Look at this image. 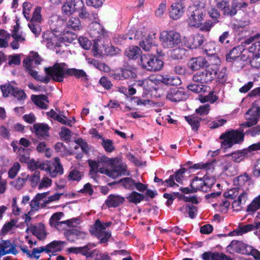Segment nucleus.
<instances>
[{
  "mask_svg": "<svg viewBox=\"0 0 260 260\" xmlns=\"http://www.w3.org/2000/svg\"><path fill=\"white\" fill-rule=\"evenodd\" d=\"M249 52L253 54V56L260 55V41L253 43L251 46L248 48Z\"/></svg>",
  "mask_w": 260,
  "mask_h": 260,
  "instance_id": "59",
  "label": "nucleus"
},
{
  "mask_svg": "<svg viewBox=\"0 0 260 260\" xmlns=\"http://www.w3.org/2000/svg\"><path fill=\"white\" fill-rule=\"evenodd\" d=\"M226 69L225 68L222 67L221 69H220L218 67V71H217V74L216 75V78L218 80V81L220 83H224L226 80Z\"/></svg>",
  "mask_w": 260,
  "mask_h": 260,
  "instance_id": "58",
  "label": "nucleus"
},
{
  "mask_svg": "<svg viewBox=\"0 0 260 260\" xmlns=\"http://www.w3.org/2000/svg\"><path fill=\"white\" fill-rule=\"evenodd\" d=\"M254 226H253L252 224H247L246 225H244L241 228H240L238 229H236L234 230V231L231 232L229 234V235L230 236H241L243 234L246 233L248 232L253 231L254 230Z\"/></svg>",
  "mask_w": 260,
  "mask_h": 260,
  "instance_id": "37",
  "label": "nucleus"
},
{
  "mask_svg": "<svg viewBox=\"0 0 260 260\" xmlns=\"http://www.w3.org/2000/svg\"><path fill=\"white\" fill-rule=\"evenodd\" d=\"M102 145L105 150L107 152H112L115 149L113 141L110 139H104L102 138Z\"/></svg>",
  "mask_w": 260,
  "mask_h": 260,
  "instance_id": "49",
  "label": "nucleus"
},
{
  "mask_svg": "<svg viewBox=\"0 0 260 260\" xmlns=\"http://www.w3.org/2000/svg\"><path fill=\"white\" fill-rule=\"evenodd\" d=\"M218 71V66L213 64L202 72L197 73L193 76V80L201 83L211 82L216 77Z\"/></svg>",
  "mask_w": 260,
  "mask_h": 260,
  "instance_id": "9",
  "label": "nucleus"
},
{
  "mask_svg": "<svg viewBox=\"0 0 260 260\" xmlns=\"http://www.w3.org/2000/svg\"><path fill=\"white\" fill-rule=\"evenodd\" d=\"M139 64L147 71H157L161 69L164 63L154 55L144 54L141 56Z\"/></svg>",
  "mask_w": 260,
  "mask_h": 260,
  "instance_id": "7",
  "label": "nucleus"
},
{
  "mask_svg": "<svg viewBox=\"0 0 260 260\" xmlns=\"http://www.w3.org/2000/svg\"><path fill=\"white\" fill-rule=\"evenodd\" d=\"M156 30L152 28L142 27L137 30L134 35L135 39H142L140 42V46L145 51H150L152 46L155 45Z\"/></svg>",
  "mask_w": 260,
  "mask_h": 260,
  "instance_id": "2",
  "label": "nucleus"
},
{
  "mask_svg": "<svg viewBox=\"0 0 260 260\" xmlns=\"http://www.w3.org/2000/svg\"><path fill=\"white\" fill-rule=\"evenodd\" d=\"M12 146L13 148L14 151L17 153H19V160L21 162H27L28 164V162H29L28 156L27 155L20 154L21 152L22 151H23L24 149H22L20 147H17V146H16L14 144V143L13 142L12 143Z\"/></svg>",
  "mask_w": 260,
  "mask_h": 260,
  "instance_id": "51",
  "label": "nucleus"
},
{
  "mask_svg": "<svg viewBox=\"0 0 260 260\" xmlns=\"http://www.w3.org/2000/svg\"><path fill=\"white\" fill-rule=\"evenodd\" d=\"M12 95L19 101L24 100L26 98V94L23 90L14 87Z\"/></svg>",
  "mask_w": 260,
  "mask_h": 260,
  "instance_id": "61",
  "label": "nucleus"
},
{
  "mask_svg": "<svg viewBox=\"0 0 260 260\" xmlns=\"http://www.w3.org/2000/svg\"><path fill=\"white\" fill-rule=\"evenodd\" d=\"M185 118L188 122V124L190 125L192 129L197 130L201 120V118L194 115H190L188 116H185Z\"/></svg>",
  "mask_w": 260,
  "mask_h": 260,
  "instance_id": "38",
  "label": "nucleus"
},
{
  "mask_svg": "<svg viewBox=\"0 0 260 260\" xmlns=\"http://www.w3.org/2000/svg\"><path fill=\"white\" fill-rule=\"evenodd\" d=\"M10 36L9 34L4 30L0 31V47H6L8 46L7 41Z\"/></svg>",
  "mask_w": 260,
  "mask_h": 260,
  "instance_id": "60",
  "label": "nucleus"
},
{
  "mask_svg": "<svg viewBox=\"0 0 260 260\" xmlns=\"http://www.w3.org/2000/svg\"><path fill=\"white\" fill-rule=\"evenodd\" d=\"M252 109H249L245 114L246 121L241 124L244 127H249L255 125L258 121V116L252 111Z\"/></svg>",
  "mask_w": 260,
  "mask_h": 260,
  "instance_id": "23",
  "label": "nucleus"
},
{
  "mask_svg": "<svg viewBox=\"0 0 260 260\" xmlns=\"http://www.w3.org/2000/svg\"><path fill=\"white\" fill-rule=\"evenodd\" d=\"M111 224V222L104 223L99 220H96L90 232L100 240L101 243H106L111 235V233L106 229Z\"/></svg>",
  "mask_w": 260,
  "mask_h": 260,
  "instance_id": "10",
  "label": "nucleus"
},
{
  "mask_svg": "<svg viewBox=\"0 0 260 260\" xmlns=\"http://www.w3.org/2000/svg\"><path fill=\"white\" fill-rule=\"evenodd\" d=\"M248 193L247 191H242L239 193L237 199L232 203V208L234 211H239L242 210L248 199Z\"/></svg>",
  "mask_w": 260,
  "mask_h": 260,
  "instance_id": "20",
  "label": "nucleus"
},
{
  "mask_svg": "<svg viewBox=\"0 0 260 260\" xmlns=\"http://www.w3.org/2000/svg\"><path fill=\"white\" fill-rule=\"evenodd\" d=\"M81 219L79 217L67 220L64 221L63 229L67 227H76L81 223Z\"/></svg>",
  "mask_w": 260,
  "mask_h": 260,
  "instance_id": "55",
  "label": "nucleus"
},
{
  "mask_svg": "<svg viewBox=\"0 0 260 260\" xmlns=\"http://www.w3.org/2000/svg\"><path fill=\"white\" fill-rule=\"evenodd\" d=\"M89 256L94 257L95 260H111L110 256L107 253L101 252L98 249L91 251Z\"/></svg>",
  "mask_w": 260,
  "mask_h": 260,
  "instance_id": "36",
  "label": "nucleus"
},
{
  "mask_svg": "<svg viewBox=\"0 0 260 260\" xmlns=\"http://www.w3.org/2000/svg\"><path fill=\"white\" fill-rule=\"evenodd\" d=\"M42 59L37 52H32L25 58L23 61V66L26 72L35 79L43 81L38 73L35 69L41 63Z\"/></svg>",
  "mask_w": 260,
  "mask_h": 260,
  "instance_id": "5",
  "label": "nucleus"
},
{
  "mask_svg": "<svg viewBox=\"0 0 260 260\" xmlns=\"http://www.w3.org/2000/svg\"><path fill=\"white\" fill-rule=\"evenodd\" d=\"M63 215L62 212H57L53 214L50 219V224L52 226H55L58 230L63 229L64 221H59L61 217Z\"/></svg>",
  "mask_w": 260,
  "mask_h": 260,
  "instance_id": "27",
  "label": "nucleus"
},
{
  "mask_svg": "<svg viewBox=\"0 0 260 260\" xmlns=\"http://www.w3.org/2000/svg\"><path fill=\"white\" fill-rule=\"evenodd\" d=\"M185 6L183 3L175 2L172 4L170 17L174 20L179 19L183 14Z\"/></svg>",
  "mask_w": 260,
  "mask_h": 260,
  "instance_id": "19",
  "label": "nucleus"
},
{
  "mask_svg": "<svg viewBox=\"0 0 260 260\" xmlns=\"http://www.w3.org/2000/svg\"><path fill=\"white\" fill-rule=\"evenodd\" d=\"M144 199V196L143 194L133 191L130 193L127 194L126 199L131 203L138 204L140 203Z\"/></svg>",
  "mask_w": 260,
  "mask_h": 260,
  "instance_id": "34",
  "label": "nucleus"
},
{
  "mask_svg": "<svg viewBox=\"0 0 260 260\" xmlns=\"http://www.w3.org/2000/svg\"><path fill=\"white\" fill-rule=\"evenodd\" d=\"M40 172L39 171H35L30 177L29 176V181L32 187L37 186L40 181Z\"/></svg>",
  "mask_w": 260,
  "mask_h": 260,
  "instance_id": "52",
  "label": "nucleus"
},
{
  "mask_svg": "<svg viewBox=\"0 0 260 260\" xmlns=\"http://www.w3.org/2000/svg\"><path fill=\"white\" fill-rule=\"evenodd\" d=\"M11 249V244L10 241H0V256L10 253Z\"/></svg>",
  "mask_w": 260,
  "mask_h": 260,
  "instance_id": "41",
  "label": "nucleus"
},
{
  "mask_svg": "<svg viewBox=\"0 0 260 260\" xmlns=\"http://www.w3.org/2000/svg\"><path fill=\"white\" fill-rule=\"evenodd\" d=\"M260 150V142L259 143L253 144L249 146L247 149H243L237 150L232 153L228 154L225 155V157H231L232 159L236 162H240L244 160L247 157L249 151Z\"/></svg>",
  "mask_w": 260,
  "mask_h": 260,
  "instance_id": "14",
  "label": "nucleus"
},
{
  "mask_svg": "<svg viewBox=\"0 0 260 260\" xmlns=\"http://www.w3.org/2000/svg\"><path fill=\"white\" fill-rule=\"evenodd\" d=\"M29 175L26 174H21L16 180L10 182V185L17 190H20L24 186L26 181L28 179Z\"/></svg>",
  "mask_w": 260,
  "mask_h": 260,
  "instance_id": "29",
  "label": "nucleus"
},
{
  "mask_svg": "<svg viewBox=\"0 0 260 260\" xmlns=\"http://www.w3.org/2000/svg\"><path fill=\"white\" fill-rule=\"evenodd\" d=\"M67 26L75 30H80L82 28V25L80 19L77 17L71 18L67 22Z\"/></svg>",
  "mask_w": 260,
  "mask_h": 260,
  "instance_id": "39",
  "label": "nucleus"
},
{
  "mask_svg": "<svg viewBox=\"0 0 260 260\" xmlns=\"http://www.w3.org/2000/svg\"><path fill=\"white\" fill-rule=\"evenodd\" d=\"M68 75L74 76L78 78L86 79V74L82 70H78L74 68L69 69Z\"/></svg>",
  "mask_w": 260,
  "mask_h": 260,
  "instance_id": "45",
  "label": "nucleus"
},
{
  "mask_svg": "<svg viewBox=\"0 0 260 260\" xmlns=\"http://www.w3.org/2000/svg\"><path fill=\"white\" fill-rule=\"evenodd\" d=\"M82 177V174L76 170L71 171L68 175V178L71 180L79 181Z\"/></svg>",
  "mask_w": 260,
  "mask_h": 260,
  "instance_id": "64",
  "label": "nucleus"
},
{
  "mask_svg": "<svg viewBox=\"0 0 260 260\" xmlns=\"http://www.w3.org/2000/svg\"><path fill=\"white\" fill-rule=\"evenodd\" d=\"M215 182V179L212 176L205 175L203 178L196 177L190 184L191 191L196 192L201 190L207 192Z\"/></svg>",
  "mask_w": 260,
  "mask_h": 260,
  "instance_id": "11",
  "label": "nucleus"
},
{
  "mask_svg": "<svg viewBox=\"0 0 260 260\" xmlns=\"http://www.w3.org/2000/svg\"><path fill=\"white\" fill-rule=\"evenodd\" d=\"M223 170L225 173L230 176H233L237 174V166L232 162L225 161L222 164Z\"/></svg>",
  "mask_w": 260,
  "mask_h": 260,
  "instance_id": "35",
  "label": "nucleus"
},
{
  "mask_svg": "<svg viewBox=\"0 0 260 260\" xmlns=\"http://www.w3.org/2000/svg\"><path fill=\"white\" fill-rule=\"evenodd\" d=\"M205 88H207L206 86L203 84H191L187 86L188 90L197 93L202 92L205 90Z\"/></svg>",
  "mask_w": 260,
  "mask_h": 260,
  "instance_id": "57",
  "label": "nucleus"
},
{
  "mask_svg": "<svg viewBox=\"0 0 260 260\" xmlns=\"http://www.w3.org/2000/svg\"><path fill=\"white\" fill-rule=\"evenodd\" d=\"M158 80L165 84L173 86H177L181 83V81L179 77L169 75L161 76Z\"/></svg>",
  "mask_w": 260,
  "mask_h": 260,
  "instance_id": "32",
  "label": "nucleus"
},
{
  "mask_svg": "<svg viewBox=\"0 0 260 260\" xmlns=\"http://www.w3.org/2000/svg\"><path fill=\"white\" fill-rule=\"evenodd\" d=\"M42 21V17L41 15V8L37 7L32 15V17L30 19L29 23L39 24Z\"/></svg>",
  "mask_w": 260,
  "mask_h": 260,
  "instance_id": "47",
  "label": "nucleus"
},
{
  "mask_svg": "<svg viewBox=\"0 0 260 260\" xmlns=\"http://www.w3.org/2000/svg\"><path fill=\"white\" fill-rule=\"evenodd\" d=\"M214 164V162L211 161L206 163L199 162L194 164L192 166V168L195 169H203L205 170H209L213 168Z\"/></svg>",
  "mask_w": 260,
  "mask_h": 260,
  "instance_id": "50",
  "label": "nucleus"
},
{
  "mask_svg": "<svg viewBox=\"0 0 260 260\" xmlns=\"http://www.w3.org/2000/svg\"><path fill=\"white\" fill-rule=\"evenodd\" d=\"M83 6V0H72L62 6V11L66 15H70Z\"/></svg>",
  "mask_w": 260,
  "mask_h": 260,
  "instance_id": "17",
  "label": "nucleus"
},
{
  "mask_svg": "<svg viewBox=\"0 0 260 260\" xmlns=\"http://www.w3.org/2000/svg\"><path fill=\"white\" fill-rule=\"evenodd\" d=\"M133 33L134 31H131L128 34L119 35L115 38V42L118 44H121L124 40H126L127 38L129 40H132L134 38V37H133L132 36V34Z\"/></svg>",
  "mask_w": 260,
  "mask_h": 260,
  "instance_id": "62",
  "label": "nucleus"
},
{
  "mask_svg": "<svg viewBox=\"0 0 260 260\" xmlns=\"http://www.w3.org/2000/svg\"><path fill=\"white\" fill-rule=\"evenodd\" d=\"M135 181L129 177H125L120 179L119 182L125 189H133L135 188Z\"/></svg>",
  "mask_w": 260,
  "mask_h": 260,
  "instance_id": "43",
  "label": "nucleus"
},
{
  "mask_svg": "<svg viewBox=\"0 0 260 260\" xmlns=\"http://www.w3.org/2000/svg\"><path fill=\"white\" fill-rule=\"evenodd\" d=\"M227 250L230 253L235 252L242 254L252 255L256 260H260V252L251 246L247 245L241 241L233 240L227 247Z\"/></svg>",
  "mask_w": 260,
  "mask_h": 260,
  "instance_id": "4",
  "label": "nucleus"
},
{
  "mask_svg": "<svg viewBox=\"0 0 260 260\" xmlns=\"http://www.w3.org/2000/svg\"><path fill=\"white\" fill-rule=\"evenodd\" d=\"M52 180L48 177L44 176L40 180L38 186L39 189L47 188L52 185Z\"/></svg>",
  "mask_w": 260,
  "mask_h": 260,
  "instance_id": "53",
  "label": "nucleus"
},
{
  "mask_svg": "<svg viewBox=\"0 0 260 260\" xmlns=\"http://www.w3.org/2000/svg\"><path fill=\"white\" fill-rule=\"evenodd\" d=\"M65 242L62 241H53L45 247V252H56L59 251L63 247Z\"/></svg>",
  "mask_w": 260,
  "mask_h": 260,
  "instance_id": "28",
  "label": "nucleus"
},
{
  "mask_svg": "<svg viewBox=\"0 0 260 260\" xmlns=\"http://www.w3.org/2000/svg\"><path fill=\"white\" fill-rule=\"evenodd\" d=\"M47 172L52 178L63 174V169L58 157H55L53 162H50Z\"/></svg>",
  "mask_w": 260,
  "mask_h": 260,
  "instance_id": "18",
  "label": "nucleus"
},
{
  "mask_svg": "<svg viewBox=\"0 0 260 260\" xmlns=\"http://www.w3.org/2000/svg\"><path fill=\"white\" fill-rule=\"evenodd\" d=\"M243 50L244 48L242 45L234 47L226 55V60L229 62H232L235 59L239 57Z\"/></svg>",
  "mask_w": 260,
  "mask_h": 260,
  "instance_id": "33",
  "label": "nucleus"
},
{
  "mask_svg": "<svg viewBox=\"0 0 260 260\" xmlns=\"http://www.w3.org/2000/svg\"><path fill=\"white\" fill-rule=\"evenodd\" d=\"M199 100L202 103L206 102L213 103L217 100V96L214 94L213 92H210L206 96L200 95Z\"/></svg>",
  "mask_w": 260,
  "mask_h": 260,
  "instance_id": "46",
  "label": "nucleus"
},
{
  "mask_svg": "<svg viewBox=\"0 0 260 260\" xmlns=\"http://www.w3.org/2000/svg\"><path fill=\"white\" fill-rule=\"evenodd\" d=\"M68 65L63 62L56 63L52 67L45 69L46 73L56 82H62L68 76Z\"/></svg>",
  "mask_w": 260,
  "mask_h": 260,
  "instance_id": "8",
  "label": "nucleus"
},
{
  "mask_svg": "<svg viewBox=\"0 0 260 260\" xmlns=\"http://www.w3.org/2000/svg\"><path fill=\"white\" fill-rule=\"evenodd\" d=\"M125 201V198L117 194H110L105 201V204L108 207L115 208L122 204Z\"/></svg>",
  "mask_w": 260,
  "mask_h": 260,
  "instance_id": "22",
  "label": "nucleus"
},
{
  "mask_svg": "<svg viewBox=\"0 0 260 260\" xmlns=\"http://www.w3.org/2000/svg\"><path fill=\"white\" fill-rule=\"evenodd\" d=\"M31 99L38 107L43 109H47L48 108L49 101L46 95L44 94L38 95H32Z\"/></svg>",
  "mask_w": 260,
  "mask_h": 260,
  "instance_id": "25",
  "label": "nucleus"
},
{
  "mask_svg": "<svg viewBox=\"0 0 260 260\" xmlns=\"http://www.w3.org/2000/svg\"><path fill=\"white\" fill-rule=\"evenodd\" d=\"M260 208V194L255 198L248 206L247 211L248 212H254Z\"/></svg>",
  "mask_w": 260,
  "mask_h": 260,
  "instance_id": "44",
  "label": "nucleus"
},
{
  "mask_svg": "<svg viewBox=\"0 0 260 260\" xmlns=\"http://www.w3.org/2000/svg\"><path fill=\"white\" fill-rule=\"evenodd\" d=\"M244 135L242 132L232 130L222 134L220 138L223 139L222 146L224 148H230L234 144L239 143L244 140Z\"/></svg>",
  "mask_w": 260,
  "mask_h": 260,
  "instance_id": "12",
  "label": "nucleus"
},
{
  "mask_svg": "<svg viewBox=\"0 0 260 260\" xmlns=\"http://www.w3.org/2000/svg\"><path fill=\"white\" fill-rule=\"evenodd\" d=\"M188 97L183 89L174 88L171 89L167 93V99L172 101L177 102L186 100Z\"/></svg>",
  "mask_w": 260,
  "mask_h": 260,
  "instance_id": "16",
  "label": "nucleus"
},
{
  "mask_svg": "<svg viewBox=\"0 0 260 260\" xmlns=\"http://www.w3.org/2000/svg\"><path fill=\"white\" fill-rule=\"evenodd\" d=\"M159 40L163 47L168 49L179 47L181 43L180 34L173 30L161 32Z\"/></svg>",
  "mask_w": 260,
  "mask_h": 260,
  "instance_id": "6",
  "label": "nucleus"
},
{
  "mask_svg": "<svg viewBox=\"0 0 260 260\" xmlns=\"http://www.w3.org/2000/svg\"><path fill=\"white\" fill-rule=\"evenodd\" d=\"M191 1L194 4L195 8L190 12L187 20L188 24L190 27H199L205 18V13L204 9L207 0Z\"/></svg>",
  "mask_w": 260,
  "mask_h": 260,
  "instance_id": "3",
  "label": "nucleus"
},
{
  "mask_svg": "<svg viewBox=\"0 0 260 260\" xmlns=\"http://www.w3.org/2000/svg\"><path fill=\"white\" fill-rule=\"evenodd\" d=\"M33 128L36 134L39 137H48L49 135L48 131L49 127L47 124L36 123L34 124Z\"/></svg>",
  "mask_w": 260,
  "mask_h": 260,
  "instance_id": "26",
  "label": "nucleus"
},
{
  "mask_svg": "<svg viewBox=\"0 0 260 260\" xmlns=\"http://www.w3.org/2000/svg\"><path fill=\"white\" fill-rule=\"evenodd\" d=\"M21 166L18 162L13 164L12 167L8 171V177L11 179L14 178L20 169Z\"/></svg>",
  "mask_w": 260,
  "mask_h": 260,
  "instance_id": "48",
  "label": "nucleus"
},
{
  "mask_svg": "<svg viewBox=\"0 0 260 260\" xmlns=\"http://www.w3.org/2000/svg\"><path fill=\"white\" fill-rule=\"evenodd\" d=\"M141 49L137 46H132L126 49L125 55L131 59H136L141 54Z\"/></svg>",
  "mask_w": 260,
  "mask_h": 260,
  "instance_id": "30",
  "label": "nucleus"
},
{
  "mask_svg": "<svg viewBox=\"0 0 260 260\" xmlns=\"http://www.w3.org/2000/svg\"><path fill=\"white\" fill-rule=\"evenodd\" d=\"M208 62L203 57L200 56L191 58L188 62V67L192 70L195 71L207 67Z\"/></svg>",
  "mask_w": 260,
  "mask_h": 260,
  "instance_id": "24",
  "label": "nucleus"
},
{
  "mask_svg": "<svg viewBox=\"0 0 260 260\" xmlns=\"http://www.w3.org/2000/svg\"><path fill=\"white\" fill-rule=\"evenodd\" d=\"M42 42L45 44L47 48L51 49H56L55 51L57 54L60 52L57 48L61 47L64 44L62 42L60 41L58 37L54 33L49 31H47L43 34Z\"/></svg>",
  "mask_w": 260,
  "mask_h": 260,
  "instance_id": "13",
  "label": "nucleus"
},
{
  "mask_svg": "<svg viewBox=\"0 0 260 260\" xmlns=\"http://www.w3.org/2000/svg\"><path fill=\"white\" fill-rule=\"evenodd\" d=\"M176 49H173L171 52V56L174 59H181L182 58L185 53V50L181 49L179 47H176Z\"/></svg>",
  "mask_w": 260,
  "mask_h": 260,
  "instance_id": "56",
  "label": "nucleus"
},
{
  "mask_svg": "<svg viewBox=\"0 0 260 260\" xmlns=\"http://www.w3.org/2000/svg\"><path fill=\"white\" fill-rule=\"evenodd\" d=\"M185 44L189 49H196L201 46L204 42V37L202 35L197 34L195 35L185 37Z\"/></svg>",
  "mask_w": 260,
  "mask_h": 260,
  "instance_id": "15",
  "label": "nucleus"
},
{
  "mask_svg": "<svg viewBox=\"0 0 260 260\" xmlns=\"http://www.w3.org/2000/svg\"><path fill=\"white\" fill-rule=\"evenodd\" d=\"M29 232H30L39 240L44 239L46 237L45 227L43 224L41 223L36 225H30L29 228H27L26 232L28 233Z\"/></svg>",
  "mask_w": 260,
  "mask_h": 260,
  "instance_id": "21",
  "label": "nucleus"
},
{
  "mask_svg": "<svg viewBox=\"0 0 260 260\" xmlns=\"http://www.w3.org/2000/svg\"><path fill=\"white\" fill-rule=\"evenodd\" d=\"M218 22V21L213 20H208L205 23H202L201 22V26L199 27L202 31H209L211 28Z\"/></svg>",
  "mask_w": 260,
  "mask_h": 260,
  "instance_id": "54",
  "label": "nucleus"
},
{
  "mask_svg": "<svg viewBox=\"0 0 260 260\" xmlns=\"http://www.w3.org/2000/svg\"><path fill=\"white\" fill-rule=\"evenodd\" d=\"M91 171L105 174L115 179L126 174V165L116 158H110L105 155L99 156L96 160H89Z\"/></svg>",
  "mask_w": 260,
  "mask_h": 260,
  "instance_id": "1",
  "label": "nucleus"
},
{
  "mask_svg": "<svg viewBox=\"0 0 260 260\" xmlns=\"http://www.w3.org/2000/svg\"><path fill=\"white\" fill-rule=\"evenodd\" d=\"M167 2L166 0H163L158 5L155 11V16L158 18H161L164 16L166 11Z\"/></svg>",
  "mask_w": 260,
  "mask_h": 260,
  "instance_id": "42",
  "label": "nucleus"
},
{
  "mask_svg": "<svg viewBox=\"0 0 260 260\" xmlns=\"http://www.w3.org/2000/svg\"><path fill=\"white\" fill-rule=\"evenodd\" d=\"M12 36L15 40L19 41L20 43L23 42L25 40V37L23 36L22 32L19 31V29L16 27L14 28Z\"/></svg>",
  "mask_w": 260,
  "mask_h": 260,
  "instance_id": "63",
  "label": "nucleus"
},
{
  "mask_svg": "<svg viewBox=\"0 0 260 260\" xmlns=\"http://www.w3.org/2000/svg\"><path fill=\"white\" fill-rule=\"evenodd\" d=\"M137 69L132 66H125L121 70V75L123 79L134 78L137 76Z\"/></svg>",
  "mask_w": 260,
  "mask_h": 260,
  "instance_id": "31",
  "label": "nucleus"
},
{
  "mask_svg": "<svg viewBox=\"0 0 260 260\" xmlns=\"http://www.w3.org/2000/svg\"><path fill=\"white\" fill-rule=\"evenodd\" d=\"M71 234L76 236L77 239H84L86 237V234L83 232L79 231L77 230H74L71 231H67L64 233V236L68 239V240L71 242H74V240L70 238Z\"/></svg>",
  "mask_w": 260,
  "mask_h": 260,
  "instance_id": "40",
  "label": "nucleus"
}]
</instances>
